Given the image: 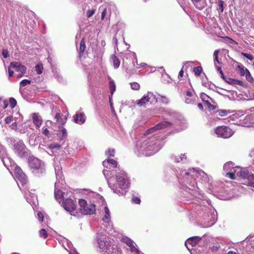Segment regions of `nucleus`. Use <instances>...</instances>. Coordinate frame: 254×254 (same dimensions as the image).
Instances as JSON below:
<instances>
[{
    "instance_id": "nucleus-1",
    "label": "nucleus",
    "mask_w": 254,
    "mask_h": 254,
    "mask_svg": "<svg viewBox=\"0 0 254 254\" xmlns=\"http://www.w3.org/2000/svg\"><path fill=\"white\" fill-rule=\"evenodd\" d=\"M173 124L167 121L160 123L155 127L149 129L142 136L136 141L134 147V153L138 156L144 155L150 156L157 153L162 147L163 144L161 140L164 135L159 130L170 127Z\"/></svg>"
},
{
    "instance_id": "nucleus-2",
    "label": "nucleus",
    "mask_w": 254,
    "mask_h": 254,
    "mask_svg": "<svg viewBox=\"0 0 254 254\" xmlns=\"http://www.w3.org/2000/svg\"><path fill=\"white\" fill-rule=\"evenodd\" d=\"M197 172L193 168L188 170L180 171L177 175L179 182L186 188L185 191L188 192L191 196L198 199L197 201L199 203V207L205 214V217H209L208 220H213L215 217L216 212L210 204V201L206 199L204 194L199 190V188L195 186L196 182L195 177H196Z\"/></svg>"
},
{
    "instance_id": "nucleus-3",
    "label": "nucleus",
    "mask_w": 254,
    "mask_h": 254,
    "mask_svg": "<svg viewBox=\"0 0 254 254\" xmlns=\"http://www.w3.org/2000/svg\"><path fill=\"white\" fill-rule=\"evenodd\" d=\"M112 178L115 183L112 190L115 193L123 195L128 190L130 180L127 174L118 164L117 161L112 159Z\"/></svg>"
},
{
    "instance_id": "nucleus-4",
    "label": "nucleus",
    "mask_w": 254,
    "mask_h": 254,
    "mask_svg": "<svg viewBox=\"0 0 254 254\" xmlns=\"http://www.w3.org/2000/svg\"><path fill=\"white\" fill-rule=\"evenodd\" d=\"M227 177L231 179H235L240 177L242 179L244 185L250 187H254V175L249 171L247 168H242L239 166H233L230 172L228 173Z\"/></svg>"
},
{
    "instance_id": "nucleus-5",
    "label": "nucleus",
    "mask_w": 254,
    "mask_h": 254,
    "mask_svg": "<svg viewBox=\"0 0 254 254\" xmlns=\"http://www.w3.org/2000/svg\"><path fill=\"white\" fill-rule=\"evenodd\" d=\"M112 237L116 239L117 242L119 240L125 243L129 247V250L132 254H143L138 249L136 244L131 239L126 236H124L122 233L118 232L113 228Z\"/></svg>"
},
{
    "instance_id": "nucleus-6",
    "label": "nucleus",
    "mask_w": 254,
    "mask_h": 254,
    "mask_svg": "<svg viewBox=\"0 0 254 254\" xmlns=\"http://www.w3.org/2000/svg\"><path fill=\"white\" fill-rule=\"evenodd\" d=\"M79 211L82 214H92L96 211L95 205L93 203H87L83 199H80L78 201Z\"/></svg>"
},
{
    "instance_id": "nucleus-7",
    "label": "nucleus",
    "mask_w": 254,
    "mask_h": 254,
    "mask_svg": "<svg viewBox=\"0 0 254 254\" xmlns=\"http://www.w3.org/2000/svg\"><path fill=\"white\" fill-rule=\"evenodd\" d=\"M158 101L156 96L151 92H148L144 95L140 100L136 101V105L139 107H144L146 105L155 104Z\"/></svg>"
},
{
    "instance_id": "nucleus-8",
    "label": "nucleus",
    "mask_w": 254,
    "mask_h": 254,
    "mask_svg": "<svg viewBox=\"0 0 254 254\" xmlns=\"http://www.w3.org/2000/svg\"><path fill=\"white\" fill-rule=\"evenodd\" d=\"M196 177L199 182L205 188L207 189L211 192L212 191L213 186L212 185L211 178L208 177L207 175L202 171H197Z\"/></svg>"
},
{
    "instance_id": "nucleus-9",
    "label": "nucleus",
    "mask_w": 254,
    "mask_h": 254,
    "mask_svg": "<svg viewBox=\"0 0 254 254\" xmlns=\"http://www.w3.org/2000/svg\"><path fill=\"white\" fill-rule=\"evenodd\" d=\"M214 132L218 137L224 138H229L234 134L232 130L226 126H219L216 127L214 129Z\"/></svg>"
},
{
    "instance_id": "nucleus-10",
    "label": "nucleus",
    "mask_w": 254,
    "mask_h": 254,
    "mask_svg": "<svg viewBox=\"0 0 254 254\" xmlns=\"http://www.w3.org/2000/svg\"><path fill=\"white\" fill-rule=\"evenodd\" d=\"M125 24L119 21L116 25L113 27L114 30L116 31V34L113 38V40L116 45L117 44V41L122 39L124 32Z\"/></svg>"
},
{
    "instance_id": "nucleus-11",
    "label": "nucleus",
    "mask_w": 254,
    "mask_h": 254,
    "mask_svg": "<svg viewBox=\"0 0 254 254\" xmlns=\"http://www.w3.org/2000/svg\"><path fill=\"white\" fill-rule=\"evenodd\" d=\"M62 205L64 209L68 212H72L76 208V205L74 200L69 198L64 199Z\"/></svg>"
},
{
    "instance_id": "nucleus-12",
    "label": "nucleus",
    "mask_w": 254,
    "mask_h": 254,
    "mask_svg": "<svg viewBox=\"0 0 254 254\" xmlns=\"http://www.w3.org/2000/svg\"><path fill=\"white\" fill-rule=\"evenodd\" d=\"M201 239L202 238L199 236L192 237L187 239L185 242V245L187 249L190 251L192 250V248L195 247Z\"/></svg>"
},
{
    "instance_id": "nucleus-13",
    "label": "nucleus",
    "mask_w": 254,
    "mask_h": 254,
    "mask_svg": "<svg viewBox=\"0 0 254 254\" xmlns=\"http://www.w3.org/2000/svg\"><path fill=\"white\" fill-rule=\"evenodd\" d=\"M29 166L33 172L41 171L43 169L41 161L37 158H34L30 160L29 162Z\"/></svg>"
},
{
    "instance_id": "nucleus-14",
    "label": "nucleus",
    "mask_w": 254,
    "mask_h": 254,
    "mask_svg": "<svg viewBox=\"0 0 254 254\" xmlns=\"http://www.w3.org/2000/svg\"><path fill=\"white\" fill-rule=\"evenodd\" d=\"M14 174L15 177L21 182L25 183L26 181V176L23 172L21 168L16 165L14 168Z\"/></svg>"
},
{
    "instance_id": "nucleus-15",
    "label": "nucleus",
    "mask_w": 254,
    "mask_h": 254,
    "mask_svg": "<svg viewBox=\"0 0 254 254\" xmlns=\"http://www.w3.org/2000/svg\"><path fill=\"white\" fill-rule=\"evenodd\" d=\"M14 148L19 155H22L24 154L26 146L22 141H18L15 143Z\"/></svg>"
},
{
    "instance_id": "nucleus-16",
    "label": "nucleus",
    "mask_w": 254,
    "mask_h": 254,
    "mask_svg": "<svg viewBox=\"0 0 254 254\" xmlns=\"http://www.w3.org/2000/svg\"><path fill=\"white\" fill-rule=\"evenodd\" d=\"M74 122L78 124H84L86 120V116L83 113L76 114L73 116Z\"/></svg>"
},
{
    "instance_id": "nucleus-17",
    "label": "nucleus",
    "mask_w": 254,
    "mask_h": 254,
    "mask_svg": "<svg viewBox=\"0 0 254 254\" xmlns=\"http://www.w3.org/2000/svg\"><path fill=\"white\" fill-rule=\"evenodd\" d=\"M55 119L57 123L61 126H64L66 122L67 117L66 116H64V118H62L60 113L59 112H57L56 114Z\"/></svg>"
},
{
    "instance_id": "nucleus-18",
    "label": "nucleus",
    "mask_w": 254,
    "mask_h": 254,
    "mask_svg": "<svg viewBox=\"0 0 254 254\" xmlns=\"http://www.w3.org/2000/svg\"><path fill=\"white\" fill-rule=\"evenodd\" d=\"M112 241L114 243V244L112 243V254H123V251L119 244H116V242H117L116 240H114L112 239Z\"/></svg>"
},
{
    "instance_id": "nucleus-19",
    "label": "nucleus",
    "mask_w": 254,
    "mask_h": 254,
    "mask_svg": "<svg viewBox=\"0 0 254 254\" xmlns=\"http://www.w3.org/2000/svg\"><path fill=\"white\" fill-rule=\"evenodd\" d=\"M32 120L36 127L39 128L42 124V120L37 114L34 113L32 115Z\"/></svg>"
},
{
    "instance_id": "nucleus-20",
    "label": "nucleus",
    "mask_w": 254,
    "mask_h": 254,
    "mask_svg": "<svg viewBox=\"0 0 254 254\" xmlns=\"http://www.w3.org/2000/svg\"><path fill=\"white\" fill-rule=\"evenodd\" d=\"M194 5L198 9H203L205 6V2L203 0H191Z\"/></svg>"
},
{
    "instance_id": "nucleus-21",
    "label": "nucleus",
    "mask_w": 254,
    "mask_h": 254,
    "mask_svg": "<svg viewBox=\"0 0 254 254\" xmlns=\"http://www.w3.org/2000/svg\"><path fill=\"white\" fill-rule=\"evenodd\" d=\"M173 160H174L175 162L179 163L183 162L185 163L187 160V156L185 154H181V156H175L172 158Z\"/></svg>"
},
{
    "instance_id": "nucleus-22",
    "label": "nucleus",
    "mask_w": 254,
    "mask_h": 254,
    "mask_svg": "<svg viewBox=\"0 0 254 254\" xmlns=\"http://www.w3.org/2000/svg\"><path fill=\"white\" fill-rule=\"evenodd\" d=\"M234 163L230 161L227 162L224 164L223 166V169L224 172L226 173V176L228 175V173L230 172V170L232 169L233 166H234Z\"/></svg>"
},
{
    "instance_id": "nucleus-23",
    "label": "nucleus",
    "mask_w": 254,
    "mask_h": 254,
    "mask_svg": "<svg viewBox=\"0 0 254 254\" xmlns=\"http://www.w3.org/2000/svg\"><path fill=\"white\" fill-rule=\"evenodd\" d=\"M64 192H62V190H58L55 191V197L57 200L59 202H61L64 197Z\"/></svg>"
},
{
    "instance_id": "nucleus-24",
    "label": "nucleus",
    "mask_w": 254,
    "mask_h": 254,
    "mask_svg": "<svg viewBox=\"0 0 254 254\" xmlns=\"http://www.w3.org/2000/svg\"><path fill=\"white\" fill-rule=\"evenodd\" d=\"M105 214L102 218V220L105 223H109L110 219V210L107 207H104Z\"/></svg>"
},
{
    "instance_id": "nucleus-25",
    "label": "nucleus",
    "mask_w": 254,
    "mask_h": 254,
    "mask_svg": "<svg viewBox=\"0 0 254 254\" xmlns=\"http://www.w3.org/2000/svg\"><path fill=\"white\" fill-rule=\"evenodd\" d=\"M86 46H85V42L84 39H82L80 43V48H79V55L81 56L85 50Z\"/></svg>"
},
{
    "instance_id": "nucleus-26",
    "label": "nucleus",
    "mask_w": 254,
    "mask_h": 254,
    "mask_svg": "<svg viewBox=\"0 0 254 254\" xmlns=\"http://www.w3.org/2000/svg\"><path fill=\"white\" fill-rule=\"evenodd\" d=\"M156 98L158 99L157 102H160L165 104H168L170 101L169 98L165 96L159 95V97Z\"/></svg>"
},
{
    "instance_id": "nucleus-27",
    "label": "nucleus",
    "mask_w": 254,
    "mask_h": 254,
    "mask_svg": "<svg viewBox=\"0 0 254 254\" xmlns=\"http://www.w3.org/2000/svg\"><path fill=\"white\" fill-rule=\"evenodd\" d=\"M238 68L239 69L240 73L241 75L247 76L248 74H249V71L248 69L245 68L243 66L238 65Z\"/></svg>"
},
{
    "instance_id": "nucleus-28",
    "label": "nucleus",
    "mask_w": 254,
    "mask_h": 254,
    "mask_svg": "<svg viewBox=\"0 0 254 254\" xmlns=\"http://www.w3.org/2000/svg\"><path fill=\"white\" fill-rule=\"evenodd\" d=\"M112 60H113V65L115 68H117L120 65V60L116 57L112 56Z\"/></svg>"
},
{
    "instance_id": "nucleus-29",
    "label": "nucleus",
    "mask_w": 254,
    "mask_h": 254,
    "mask_svg": "<svg viewBox=\"0 0 254 254\" xmlns=\"http://www.w3.org/2000/svg\"><path fill=\"white\" fill-rule=\"evenodd\" d=\"M202 83L204 86L207 87L209 89H212L213 90H214V88H216V86L213 83L210 82H208L207 84H204V80H203L202 81Z\"/></svg>"
},
{
    "instance_id": "nucleus-30",
    "label": "nucleus",
    "mask_w": 254,
    "mask_h": 254,
    "mask_svg": "<svg viewBox=\"0 0 254 254\" xmlns=\"http://www.w3.org/2000/svg\"><path fill=\"white\" fill-rule=\"evenodd\" d=\"M218 6L217 10L220 13L223 12L224 10V1L222 0H219L218 2Z\"/></svg>"
},
{
    "instance_id": "nucleus-31",
    "label": "nucleus",
    "mask_w": 254,
    "mask_h": 254,
    "mask_svg": "<svg viewBox=\"0 0 254 254\" xmlns=\"http://www.w3.org/2000/svg\"><path fill=\"white\" fill-rule=\"evenodd\" d=\"M39 235L40 237L46 239L48 237V234L45 229H42L39 231Z\"/></svg>"
},
{
    "instance_id": "nucleus-32",
    "label": "nucleus",
    "mask_w": 254,
    "mask_h": 254,
    "mask_svg": "<svg viewBox=\"0 0 254 254\" xmlns=\"http://www.w3.org/2000/svg\"><path fill=\"white\" fill-rule=\"evenodd\" d=\"M217 112L219 116L224 117L227 116L229 113H230L229 110H219Z\"/></svg>"
},
{
    "instance_id": "nucleus-33",
    "label": "nucleus",
    "mask_w": 254,
    "mask_h": 254,
    "mask_svg": "<svg viewBox=\"0 0 254 254\" xmlns=\"http://www.w3.org/2000/svg\"><path fill=\"white\" fill-rule=\"evenodd\" d=\"M35 70L38 74H41L43 72V66L42 64H37L35 66Z\"/></svg>"
},
{
    "instance_id": "nucleus-34",
    "label": "nucleus",
    "mask_w": 254,
    "mask_h": 254,
    "mask_svg": "<svg viewBox=\"0 0 254 254\" xmlns=\"http://www.w3.org/2000/svg\"><path fill=\"white\" fill-rule=\"evenodd\" d=\"M131 88L134 90H138L140 88V85L137 82H132L130 83Z\"/></svg>"
},
{
    "instance_id": "nucleus-35",
    "label": "nucleus",
    "mask_w": 254,
    "mask_h": 254,
    "mask_svg": "<svg viewBox=\"0 0 254 254\" xmlns=\"http://www.w3.org/2000/svg\"><path fill=\"white\" fill-rule=\"evenodd\" d=\"M17 104V101L16 100L13 98L11 97L9 98V106L11 108H14Z\"/></svg>"
},
{
    "instance_id": "nucleus-36",
    "label": "nucleus",
    "mask_w": 254,
    "mask_h": 254,
    "mask_svg": "<svg viewBox=\"0 0 254 254\" xmlns=\"http://www.w3.org/2000/svg\"><path fill=\"white\" fill-rule=\"evenodd\" d=\"M59 131H61V132L62 133V137H63L65 138V137L67 136V133L66 130L64 127H63V126H60L59 127Z\"/></svg>"
},
{
    "instance_id": "nucleus-37",
    "label": "nucleus",
    "mask_w": 254,
    "mask_h": 254,
    "mask_svg": "<svg viewBox=\"0 0 254 254\" xmlns=\"http://www.w3.org/2000/svg\"><path fill=\"white\" fill-rule=\"evenodd\" d=\"M21 64L19 62H12L10 63V67L14 68L16 71Z\"/></svg>"
},
{
    "instance_id": "nucleus-38",
    "label": "nucleus",
    "mask_w": 254,
    "mask_h": 254,
    "mask_svg": "<svg viewBox=\"0 0 254 254\" xmlns=\"http://www.w3.org/2000/svg\"><path fill=\"white\" fill-rule=\"evenodd\" d=\"M202 70V69L201 66L195 67L193 69V71L196 75H199L201 73Z\"/></svg>"
},
{
    "instance_id": "nucleus-39",
    "label": "nucleus",
    "mask_w": 254,
    "mask_h": 254,
    "mask_svg": "<svg viewBox=\"0 0 254 254\" xmlns=\"http://www.w3.org/2000/svg\"><path fill=\"white\" fill-rule=\"evenodd\" d=\"M241 54L242 55L244 56L245 57H246L247 59H249L250 61H253L254 59V56L251 54L244 52H242Z\"/></svg>"
},
{
    "instance_id": "nucleus-40",
    "label": "nucleus",
    "mask_w": 254,
    "mask_h": 254,
    "mask_svg": "<svg viewBox=\"0 0 254 254\" xmlns=\"http://www.w3.org/2000/svg\"><path fill=\"white\" fill-rule=\"evenodd\" d=\"M131 54L133 55L134 58L135 60V63H136V64L139 65V67H144L147 65L146 64L144 63H142L139 64H138L136 54L133 52Z\"/></svg>"
},
{
    "instance_id": "nucleus-41",
    "label": "nucleus",
    "mask_w": 254,
    "mask_h": 254,
    "mask_svg": "<svg viewBox=\"0 0 254 254\" xmlns=\"http://www.w3.org/2000/svg\"><path fill=\"white\" fill-rule=\"evenodd\" d=\"M26 71V67L24 65H21L19 67V68L16 70V71L20 72L22 73H25Z\"/></svg>"
},
{
    "instance_id": "nucleus-42",
    "label": "nucleus",
    "mask_w": 254,
    "mask_h": 254,
    "mask_svg": "<svg viewBox=\"0 0 254 254\" xmlns=\"http://www.w3.org/2000/svg\"><path fill=\"white\" fill-rule=\"evenodd\" d=\"M49 148L51 149H54V148L60 149L61 148V145L59 144H57V143H51L49 146Z\"/></svg>"
},
{
    "instance_id": "nucleus-43",
    "label": "nucleus",
    "mask_w": 254,
    "mask_h": 254,
    "mask_svg": "<svg viewBox=\"0 0 254 254\" xmlns=\"http://www.w3.org/2000/svg\"><path fill=\"white\" fill-rule=\"evenodd\" d=\"M95 12V9H89L87 11L86 15L88 18L91 17Z\"/></svg>"
},
{
    "instance_id": "nucleus-44",
    "label": "nucleus",
    "mask_w": 254,
    "mask_h": 254,
    "mask_svg": "<svg viewBox=\"0 0 254 254\" xmlns=\"http://www.w3.org/2000/svg\"><path fill=\"white\" fill-rule=\"evenodd\" d=\"M13 118L12 116H9V117H6L5 119L4 122H5V124H9L13 121Z\"/></svg>"
},
{
    "instance_id": "nucleus-45",
    "label": "nucleus",
    "mask_w": 254,
    "mask_h": 254,
    "mask_svg": "<svg viewBox=\"0 0 254 254\" xmlns=\"http://www.w3.org/2000/svg\"><path fill=\"white\" fill-rule=\"evenodd\" d=\"M9 127L12 130H16L17 128V123L16 122L13 123L9 126Z\"/></svg>"
},
{
    "instance_id": "nucleus-46",
    "label": "nucleus",
    "mask_w": 254,
    "mask_h": 254,
    "mask_svg": "<svg viewBox=\"0 0 254 254\" xmlns=\"http://www.w3.org/2000/svg\"><path fill=\"white\" fill-rule=\"evenodd\" d=\"M131 201L132 203H135V204H139L140 203V199L136 197H133L131 199Z\"/></svg>"
},
{
    "instance_id": "nucleus-47",
    "label": "nucleus",
    "mask_w": 254,
    "mask_h": 254,
    "mask_svg": "<svg viewBox=\"0 0 254 254\" xmlns=\"http://www.w3.org/2000/svg\"><path fill=\"white\" fill-rule=\"evenodd\" d=\"M31 81L28 79H24L21 81L20 84L23 86H25L30 83Z\"/></svg>"
},
{
    "instance_id": "nucleus-48",
    "label": "nucleus",
    "mask_w": 254,
    "mask_h": 254,
    "mask_svg": "<svg viewBox=\"0 0 254 254\" xmlns=\"http://www.w3.org/2000/svg\"><path fill=\"white\" fill-rule=\"evenodd\" d=\"M215 67L217 70L218 71H219V72L220 73V74H221V77L223 78V79H224V75L223 74V72L222 70V69H221V67L220 66H217V65H215Z\"/></svg>"
},
{
    "instance_id": "nucleus-49",
    "label": "nucleus",
    "mask_w": 254,
    "mask_h": 254,
    "mask_svg": "<svg viewBox=\"0 0 254 254\" xmlns=\"http://www.w3.org/2000/svg\"><path fill=\"white\" fill-rule=\"evenodd\" d=\"M111 159L108 158L106 160H105L103 162V165L105 167H108L107 164H111Z\"/></svg>"
},
{
    "instance_id": "nucleus-50",
    "label": "nucleus",
    "mask_w": 254,
    "mask_h": 254,
    "mask_svg": "<svg viewBox=\"0 0 254 254\" xmlns=\"http://www.w3.org/2000/svg\"><path fill=\"white\" fill-rule=\"evenodd\" d=\"M37 216L39 220V221L42 222L44 220V215L43 213L41 212H39L37 213Z\"/></svg>"
},
{
    "instance_id": "nucleus-51",
    "label": "nucleus",
    "mask_w": 254,
    "mask_h": 254,
    "mask_svg": "<svg viewBox=\"0 0 254 254\" xmlns=\"http://www.w3.org/2000/svg\"><path fill=\"white\" fill-rule=\"evenodd\" d=\"M2 55L4 58L6 59L9 57L8 52L6 50H3Z\"/></svg>"
},
{
    "instance_id": "nucleus-52",
    "label": "nucleus",
    "mask_w": 254,
    "mask_h": 254,
    "mask_svg": "<svg viewBox=\"0 0 254 254\" xmlns=\"http://www.w3.org/2000/svg\"><path fill=\"white\" fill-rule=\"evenodd\" d=\"M42 133L48 136L49 134V131L47 128H43Z\"/></svg>"
},
{
    "instance_id": "nucleus-53",
    "label": "nucleus",
    "mask_w": 254,
    "mask_h": 254,
    "mask_svg": "<svg viewBox=\"0 0 254 254\" xmlns=\"http://www.w3.org/2000/svg\"><path fill=\"white\" fill-rule=\"evenodd\" d=\"M200 97L203 100H204L206 98H208V96L204 93H202L200 95Z\"/></svg>"
},
{
    "instance_id": "nucleus-54",
    "label": "nucleus",
    "mask_w": 254,
    "mask_h": 254,
    "mask_svg": "<svg viewBox=\"0 0 254 254\" xmlns=\"http://www.w3.org/2000/svg\"><path fill=\"white\" fill-rule=\"evenodd\" d=\"M3 109H6L8 105V102L6 100H4L3 101Z\"/></svg>"
},
{
    "instance_id": "nucleus-55",
    "label": "nucleus",
    "mask_w": 254,
    "mask_h": 254,
    "mask_svg": "<svg viewBox=\"0 0 254 254\" xmlns=\"http://www.w3.org/2000/svg\"><path fill=\"white\" fill-rule=\"evenodd\" d=\"M218 53H219V50H215L214 52V53H213V57H214V58L216 59L217 57H218Z\"/></svg>"
},
{
    "instance_id": "nucleus-56",
    "label": "nucleus",
    "mask_w": 254,
    "mask_h": 254,
    "mask_svg": "<svg viewBox=\"0 0 254 254\" xmlns=\"http://www.w3.org/2000/svg\"><path fill=\"white\" fill-rule=\"evenodd\" d=\"M112 11H114L115 15H117V14H118V11L116 6H113L112 5Z\"/></svg>"
},
{
    "instance_id": "nucleus-57",
    "label": "nucleus",
    "mask_w": 254,
    "mask_h": 254,
    "mask_svg": "<svg viewBox=\"0 0 254 254\" xmlns=\"http://www.w3.org/2000/svg\"><path fill=\"white\" fill-rule=\"evenodd\" d=\"M116 90V85L114 82L112 80V95Z\"/></svg>"
},
{
    "instance_id": "nucleus-58",
    "label": "nucleus",
    "mask_w": 254,
    "mask_h": 254,
    "mask_svg": "<svg viewBox=\"0 0 254 254\" xmlns=\"http://www.w3.org/2000/svg\"><path fill=\"white\" fill-rule=\"evenodd\" d=\"M14 73V71L10 69V68H8V74L10 77H11L13 76Z\"/></svg>"
},
{
    "instance_id": "nucleus-59",
    "label": "nucleus",
    "mask_w": 254,
    "mask_h": 254,
    "mask_svg": "<svg viewBox=\"0 0 254 254\" xmlns=\"http://www.w3.org/2000/svg\"><path fill=\"white\" fill-rule=\"evenodd\" d=\"M187 96L188 97H192V92L191 91H187L186 93Z\"/></svg>"
},
{
    "instance_id": "nucleus-60",
    "label": "nucleus",
    "mask_w": 254,
    "mask_h": 254,
    "mask_svg": "<svg viewBox=\"0 0 254 254\" xmlns=\"http://www.w3.org/2000/svg\"><path fill=\"white\" fill-rule=\"evenodd\" d=\"M106 9H104L103 11L102 12V14H101V18L102 19H103L105 16V14H106Z\"/></svg>"
},
{
    "instance_id": "nucleus-61",
    "label": "nucleus",
    "mask_w": 254,
    "mask_h": 254,
    "mask_svg": "<svg viewBox=\"0 0 254 254\" xmlns=\"http://www.w3.org/2000/svg\"><path fill=\"white\" fill-rule=\"evenodd\" d=\"M183 75H184V71L182 69L180 71V72L179 73L178 77H182L183 76Z\"/></svg>"
},
{
    "instance_id": "nucleus-62",
    "label": "nucleus",
    "mask_w": 254,
    "mask_h": 254,
    "mask_svg": "<svg viewBox=\"0 0 254 254\" xmlns=\"http://www.w3.org/2000/svg\"><path fill=\"white\" fill-rule=\"evenodd\" d=\"M197 107L198 108L201 110H203V105L201 104V103H198L197 104Z\"/></svg>"
},
{
    "instance_id": "nucleus-63",
    "label": "nucleus",
    "mask_w": 254,
    "mask_h": 254,
    "mask_svg": "<svg viewBox=\"0 0 254 254\" xmlns=\"http://www.w3.org/2000/svg\"><path fill=\"white\" fill-rule=\"evenodd\" d=\"M191 102H192V100L190 99H189V98H187L186 100H185V102L187 103V104H190V103H191Z\"/></svg>"
},
{
    "instance_id": "nucleus-64",
    "label": "nucleus",
    "mask_w": 254,
    "mask_h": 254,
    "mask_svg": "<svg viewBox=\"0 0 254 254\" xmlns=\"http://www.w3.org/2000/svg\"><path fill=\"white\" fill-rule=\"evenodd\" d=\"M227 254H237V253L236 252H235L231 251H229L227 253Z\"/></svg>"
}]
</instances>
